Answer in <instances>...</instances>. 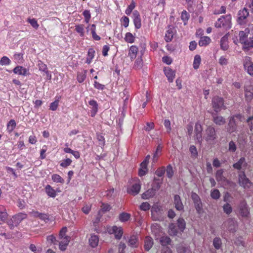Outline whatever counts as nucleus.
<instances>
[{
  "label": "nucleus",
  "instance_id": "f257e3e1",
  "mask_svg": "<svg viewBox=\"0 0 253 253\" xmlns=\"http://www.w3.org/2000/svg\"><path fill=\"white\" fill-rule=\"evenodd\" d=\"M67 231V228L63 227L59 234V248L62 251L66 250L70 240V237L66 235Z\"/></svg>",
  "mask_w": 253,
  "mask_h": 253
},
{
  "label": "nucleus",
  "instance_id": "f03ea898",
  "mask_svg": "<svg viewBox=\"0 0 253 253\" xmlns=\"http://www.w3.org/2000/svg\"><path fill=\"white\" fill-rule=\"evenodd\" d=\"M215 27L216 28H223L225 29H230L231 27V15L222 16L215 23Z\"/></svg>",
  "mask_w": 253,
  "mask_h": 253
},
{
  "label": "nucleus",
  "instance_id": "7ed1b4c3",
  "mask_svg": "<svg viewBox=\"0 0 253 253\" xmlns=\"http://www.w3.org/2000/svg\"><path fill=\"white\" fill-rule=\"evenodd\" d=\"M27 217V215L23 213H19L13 215L12 218L7 220V224L10 229L17 226L19 223Z\"/></svg>",
  "mask_w": 253,
  "mask_h": 253
},
{
  "label": "nucleus",
  "instance_id": "20e7f679",
  "mask_svg": "<svg viewBox=\"0 0 253 253\" xmlns=\"http://www.w3.org/2000/svg\"><path fill=\"white\" fill-rule=\"evenodd\" d=\"M212 107L216 113L220 112L222 109H225L226 106L224 105L223 98L216 96L212 99Z\"/></svg>",
  "mask_w": 253,
  "mask_h": 253
},
{
  "label": "nucleus",
  "instance_id": "39448f33",
  "mask_svg": "<svg viewBox=\"0 0 253 253\" xmlns=\"http://www.w3.org/2000/svg\"><path fill=\"white\" fill-rule=\"evenodd\" d=\"M133 181V183L127 188V191L128 193L134 196L139 193L141 189V183L138 178H134Z\"/></svg>",
  "mask_w": 253,
  "mask_h": 253
},
{
  "label": "nucleus",
  "instance_id": "423d86ee",
  "mask_svg": "<svg viewBox=\"0 0 253 253\" xmlns=\"http://www.w3.org/2000/svg\"><path fill=\"white\" fill-rule=\"evenodd\" d=\"M217 137L215 129L212 126H208L205 130L204 139L208 142L214 141Z\"/></svg>",
  "mask_w": 253,
  "mask_h": 253
},
{
  "label": "nucleus",
  "instance_id": "0eeeda50",
  "mask_svg": "<svg viewBox=\"0 0 253 253\" xmlns=\"http://www.w3.org/2000/svg\"><path fill=\"white\" fill-rule=\"evenodd\" d=\"M223 228H226L229 232L234 233L237 228V223L235 219L228 218L222 225Z\"/></svg>",
  "mask_w": 253,
  "mask_h": 253
},
{
  "label": "nucleus",
  "instance_id": "6e6552de",
  "mask_svg": "<svg viewBox=\"0 0 253 253\" xmlns=\"http://www.w3.org/2000/svg\"><path fill=\"white\" fill-rule=\"evenodd\" d=\"M107 232L110 234H114L116 239L119 240L122 238L123 234V228L121 227H118L117 226L109 227L107 228Z\"/></svg>",
  "mask_w": 253,
  "mask_h": 253
},
{
  "label": "nucleus",
  "instance_id": "1a4fd4ad",
  "mask_svg": "<svg viewBox=\"0 0 253 253\" xmlns=\"http://www.w3.org/2000/svg\"><path fill=\"white\" fill-rule=\"evenodd\" d=\"M239 181L240 185L245 188H249L251 187L252 183L246 177L244 172L239 175Z\"/></svg>",
  "mask_w": 253,
  "mask_h": 253
},
{
  "label": "nucleus",
  "instance_id": "9d476101",
  "mask_svg": "<svg viewBox=\"0 0 253 253\" xmlns=\"http://www.w3.org/2000/svg\"><path fill=\"white\" fill-rule=\"evenodd\" d=\"M203 128L202 127L199 123H197L195 124V129H194V137L195 139L197 140V141L201 144L202 142V131Z\"/></svg>",
  "mask_w": 253,
  "mask_h": 253
},
{
  "label": "nucleus",
  "instance_id": "9b49d317",
  "mask_svg": "<svg viewBox=\"0 0 253 253\" xmlns=\"http://www.w3.org/2000/svg\"><path fill=\"white\" fill-rule=\"evenodd\" d=\"M237 118L238 119H241L242 116L241 114H237L235 116L230 117L228 131L230 132H233L236 130V123L235 121V118Z\"/></svg>",
  "mask_w": 253,
  "mask_h": 253
},
{
  "label": "nucleus",
  "instance_id": "f8f14e48",
  "mask_svg": "<svg viewBox=\"0 0 253 253\" xmlns=\"http://www.w3.org/2000/svg\"><path fill=\"white\" fill-rule=\"evenodd\" d=\"M249 13L246 8L240 10L238 13V21L239 24L242 25L244 23V20L249 16Z\"/></svg>",
  "mask_w": 253,
  "mask_h": 253
},
{
  "label": "nucleus",
  "instance_id": "ddd939ff",
  "mask_svg": "<svg viewBox=\"0 0 253 253\" xmlns=\"http://www.w3.org/2000/svg\"><path fill=\"white\" fill-rule=\"evenodd\" d=\"M133 23L136 29H140L141 27V20L139 12L133 11L132 13Z\"/></svg>",
  "mask_w": 253,
  "mask_h": 253
},
{
  "label": "nucleus",
  "instance_id": "4468645a",
  "mask_svg": "<svg viewBox=\"0 0 253 253\" xmlns=\"http://www.w3.org/2000/svg\"><path fill=\"white\" fill-rule=\"evenodd\" d=\"M151 231L152 234L155 236L156 240L159 239V237L163 235L161 228L157 223L152 224L151 226Z\"/></svg>",
  "mask_w": 253,
  "mask_h": 253
},
{
  "label": "nucleus",
  "instance_id": "2eb2a0df",
  "mask_svg": "<svg viewBox=\"0 0 253 253\" xmlns=\"http://www.w3.org/2000/svg\"><path fill=\"white\" fill-rule=\"evenodd\" d=\"M244 66L245 69L247 70L248 73L253 76V64L250 57H246L244 62Z\"/></svg>",
  "mask_w": 253,
  "mask_h": 253
},
{
  "label": "nucleus",
  "instance_id": "dca6fc26",
  "mask_svg": "<svg viewBox=\"0 0 253 253\" xmlns=\"http://www.w3.org/2000/svg\"><path fill=\"white\" fill-rule=\"evenodd\" d=\"M13 72L15 74L25 76L28 74L29 70L22 66H17L13 69Z\"/></svg>",
  "mask_w": 253,
  "mask_h": 253
},
{
  "label": "nucleus",
  "instance_id": "f3484780",
  "mask_svg": "<svg viewBox=\"0 0 253 253\" xmlns=\"http://www.w3.org/2000/svg\"><path fill=\"white\" fill-rule=\"evenodd\" d=\"M240 212L242 216L246 217L248 215L249 212L247 204L245 201L240 203L239 206Z\"/></svg>",
  "mask_w": 253,
  "mask_h": 253
},
{
  "label": "nucleus",
  "instance_id": "a211bd4d",
  "mask_svg": "<svg viewBox=\"0 0 253 253\" xmlns=\"http://www.w3.org/2000/svg\"><path fill=\"white\" fill-rule=\"evenodd\" d=\"M8 216L6 209L2 205H0V224H2L5 222Z\"/></svg>",
  "mask_w": 253,
  "mask_h": 253
},
{
  "label": "nucleus",
  "instance_id": "6ab92c4d",
  "mask_svg": "<svg viewBox=\"0 0 253 253\" xmlns=\"http://www.w3.org/2000/svg\"><path fill=\"white\" fill-rule=\"evenodd\" d=\"M174 204L175 208L177 211H181L183 210L184 206L179 195H175L174 196Z\"/></svg>",
  "mask_w": 253,
  "mask_h": 253
},
{
  "label": "nucleus",
  "instance_id": "aec40b11",
  "mask_svg": "<svg viewBox=\"0 0 253 253\" xmlns=\"http://www.w3.org/2000/svg\"><path fill=\"white\" fill-rule=\"evenodd\" d=\"M164 72L168 81L169 82H172L175 77V72L169 67L165 68Z\"/></svg>",
  "mask_w": 253,
  "mask_h": 253
},
{
  "label": "nucleus",
  "instance_id": "412c9836",
  "mask_svg": "<svg viewBox=\"0 0 253 253\" xmlns=\"http://www.w3.org/2000/svg\"><path fill=\"white\" fill-rule=\"evenodd\" d=\"M247 165V164L246 162L245 158L244 157H241L237 163L233 164V167L234 169L240 170L242 167H246Z\"/></svg>",
  "mask_w": 253,
  "mask_h": 253
},
{
  "label": "nucleus",
  "instance_id": "4be33fe9",
  "mask_svg": "<svg viewBox=\"0 0 253 253\" xmlns=\"http://www.w3.org/2000/svg\"><path fill=\"white\" fill-rule=\"evenodd\" d=\"M156 193V189L153 187L142 194V198L145 200L153 197Z\"/></svg>",
  "mask_w": 253,
  "mask_h": 253
},
{
  "label": "nucleus",
  "instance_id": "5701e85b",
  "mask_svg": "<svg viewBox=\"0 0 253 253\" xmlns=\"http://www.w3.org/2000/svg\"><path fill=\"white\" fill-rule=\"evenodd\" d=\"M99 242V237L97 235L91 234L89 239V245L92 248H95L97 246Z\"/></svg>",
  "mask_w": 253,
  "mask_h": 253
},
{
  "label": "nucleus",
  "instance_id": "b1692460",
  "mask_svg": "<svg viewBox=\"0 0 253 253\" xmlns=\"http://www.w3.org/2000/svg\"><path fill=\"white\" fill-rule=\"evenodd\" d=\"M91 107V115L92 117L95 116L98 111V104L97 102L94 100H90L88 102Z\"/></svg>",
  "mask_w": 253,
  "mask_h": 253
},
{
  "label": "nucleus",
  "instance_id": "393cba45",
  "mask_svg": "<svg viewBox=\"0 0 253 253\" xmlns=\"http://www.w3.org/2000/svg\"><path fill=\"white\" fill-rule=\"evenodd\" d=\"M223 171L222 169H219L217 170L215 173L216 180L221 183H223L226 181V178L223 175Z\"/></svg>",
  "mask_w": 253,
  "mask_h": 253
},
{
  "label": "nucleus",
  "instance_id": "a878e982",
  "mask_svg": "<svg viewBox=\"0 0 253 253\" xmlns=\"http://www.w3.org/2000/svg\"><path fill=\"white\" fill-rule=\"evenodd\" d=\"M128 245L132 248H137L138 246V239L136 235H132L128 240Z\"/></svg>",
  "mask_w": 253,
  "mask_h": 253
},
{
  "label": "nucleus",
  "instance_id": "bb28decb",
  "mask_svg": "<svg viewBox=\"0 0 253 253\" xmlns=\"http://www.w3.org/2000/svg\"><path fill=\"white\" fill-rule=\"evenodd\" d=\"M138 47L135 45H132L130 47L128 52V56L131 60L135 58L138 52Z\"/></svg>",
  "mask_w": 253,
  "mask_h": 253
},
{
  "label": "nucleus",
  "instance_id": "cd10ccee",
  "mask_svg": "<svg viewBox=\"0 0 253 253\" xmlns=\"http://www.w3.org/2000/svg\"><path fill=\"white\" fill-rule=\"evenodd\" d=\"M213 122L217 125L221 126L225 123V120L223 117L218 115L213 116Z\"/></svg>",
  "mask_w": 253,
  "mask_h": 253
},
{
  "label": "nucleus",
  "instance_id": "c85d7f7f",
  "mask_svg": "<svg viewBox=\"0 0 253 253\" xmlns=\"http://www.w3.org/2000/svg\"><path fill=\"white\" fill-rule=\"evenodd\" d=\"M153 245V239L147 236L145 238V242H144V248L146 251H149L152 247Z\"/></svg>",
  "mask_w": 253,
  "mask_h": 253
},
{
  "label": "nucleus",
  "instance_id": "c756f323",
  "mask_svg": "<svg viewBox=\"0 0 253 253\" xmlns=\"http://www.w3.org/2000/svg\"><path fill=\"white\" fill-rule=\"evenodd\" d=\"M86 73L87 71L84 70L78 72L77 79L79 83H82L85 80Z\"/></svg>",
  "mask_w": 253,
  "mask_h": 253
},
{
  "label": "nucleus",
  "instance_id": "7c9ffc66",
  "mask_svg": "<svg viewBox=\"0 0 253 253\" xmlns=\"http://www.w3.org/2000/svg\"><path fill=\"white\" fill-rule=\"evenodd\" d=\"M211 42V39L208 36H204L201 38L199 41V45L204 46L208 45Z\"/></svg>",
  "mask_w": 253,
  "mask_h": 253
},
{
  "label": "nucleus",
  "instance_id": "2f4dec72",
  "mask_svg": "<svg viewBox=\"0 0 253 253\" xmlns=\"http://www.w3.org/2000/svg\"><path fill=\"white\" fill-rule=\"evenodd\" d=\"M45 190L46 194L49 197L54 198L56 196V192L55 190L53 189L50 185H46L45 188Z\"/></svg>",
  "mask_w": 253,
  "mask_h": 253
},
{
  "label": "nucleus",
  "instance_id": "473e14b6",
  "mask_svg": "<svg viewBox=\"0 0 253 253\" xmlns=\"http://www.w3.org/2000/svg\"><path fill=\"white\" fill-rule=\"evenodd\" d=\"M160 242L163 246H166L169 245L171 242L170 239L167 236H163L159 237Z\"/></svg>",
  "mask_w": 253,
  "mask_h": 253
},
{
  "label": "nucleus",
  "instance_id": "72a5a7b5",
  "mask_svg": "<svg viewBox=\"0 0 253 253\" xmlns=\"http://www.w3.org/2000/svg\"><path fill=\"white\" fill-rule=\"evenodd\" d=\"M95 51L93 48H89L87 52L86 63L90 64L94 57Z\"/></svg>",
  "mask_w": 253,
  "mask_h": 253
},
{
  "label": "nucleus",
  "instance_id": "f704fd0d",
  "mask_svg": "<svg viewBox=\"0 0 253 253\" xmlns=\"http://www.w3.org/2000/svg\"><path fill=\"white\" fill-rule=\"evenodd\" d=\"M174 32L172 29H168L165 34V40L167 42H170L173 37Z\"/></svg>",
  "mask_w": 253,
  "mask_h": 253
},
{
  "label": "nucleus",
  "instance_id": "c9c22d12",
  "mask_svg": "<svg viewBox=\"0 0 253 253\" xmlns=\"http://www.w3.org/2000/svg\"><path fill=\"white\" fill-rule=\"evenodd\" d=\"M245 96L247 100H251L253 95V88L252 86L246 87L245 89Z\"/></svg>",
  "mask_w": 253,
  "mask_h": 253
},
{
  "label": "nucleus",
  "instance_id": "e433bc0d",
  "mask_svg": "<svg viewBox=\"0 0 253 253\" xmlns=\"http://www.w3.org/2000/svg\"><path fill=\"white\" fill-rule=\"evenodd\" d=\"M135 37L130 32H127L125 35V40L126 42L132 43L135 41Z\"/></svg>",
  "mask_w": 253,
  "mask_h": 253
},
{
  "label": "nucleus",
  "instance_id": "4c0bfd02",
  "mask_svg": "<svg viewBox=\"0 0 253 253\" xmlns=\"http://www.w3.org/2000/svg\"><path fill=\"white\" fill-rule=\"evenodd\" d=\"M201 58L200 55H196L194 57V61H193V68L195 69H197L199 68V66L201 64Z\"/></svg>",
  "mask_w": 253,
  "mask_h": 253
},
{
  "label": "nucleus",
  "instance_id": "58836bf2",
  "mask_svg": "<svg viewBox=\"0 0 253 253\" xmlns=\"http://www.w3.org/2000/svg\"><path fill=\"white\" fill-rule=\"evenodd\" d=\"M148 171L147 165H143L142 163L140 164V168L139 169L138 175L140 176H143L145 175Z\"/></svg>",
  "mask_w": 253,
  "mask_h": 253
},
{
  "label": "nucleus",
  "instance_id": "ea45409f",
  "mask_svg": "<svg viewBox=\"0 0 253 253\" xmlns=\"http://www.w3.org/2000/svg\"><path fill=\"white\" fill-rule=\"evenodd\" d=\"M92 38L95 41H99L100 37L96 33V26L95 24H92L90 28Z\"/></svg>",
  "mask_w": 253,
  "mask_h": 253
},
{
  "label": "nucleus",
  "instance_id": "a19ab883",
  "mask_svg": "<svg viewBox=\"0 0 253 253\" xmlns=\"http://www.w3.org/2000/svg\"><path fill=\"white\" fill-rule=\"evenodd\" d=\"M130 217V214L126 212H122L120 214L119 218L121 222H126L128 221Z\"/></svg>",
  "mask_w": 253,
  "mask_h": 253
},
{
  "label": "nucleus",
  "instance_id": "79ce46f5",
  "mask_svg": "<svg viewBox=\"0 0 253 253\" xmlns=\"http://www.w3.org/2000/svg\"><path fill=\"white\" fill-rule=\"evenodd\" d=\"M189 17L190 15L186 10H183L181 12V19L184 22V25H186L187 24V21H188Z\"/></svg>",
  "mask_w": 253,
  "mask_h": 253
},
{
  "label": "nucleus",
  "instance_id": "37998d69",
  "mask_svg": "<svg viewBox=\"0 0 253 253\" xmlns=\"http://www.w3.org/2000/svg\"><path fill=\"white\" fill-rule=\"evenodd\" d=\"M248 33L245 30L244 31H240L239 33V40L242 43H244L247 40V38Z\"/></svg>",
  "mask_w": 253,
  "mask_h": 253
},
{
  "label": "nucleus",
  "instance_id": "c03bdc74",
  "mask_svg": "<svg viewBox=\"0 0 253 253\" xmlns=\"http://www.w3.org/2000/svg\"><path fill=\"white\" fill-rule=\"evenodd\" d=\"M189 152L191 154V158L195 159L198 156V151L194 145H191L189 147Z\"/></svg>",
  "mask_w": 253,
  "mask_h": 253
},
{
  "label": "nucleus",
  "instance_id": "a18cd8bd",
  "mask_svg": "<svg viewBox=\"0 0 253 253\" xmlns=\"http://www.w3.org/2000/svg\"><path fill=\"white\" fill-rule=\"evenodd\" d=\"M220 46L224 50H227L228 47L227 43V38L225 36L222 37L220 40Z\"/></svg>",
  "mask_w": 253,
  "mask_h": 253
},
{
  "label": "nucleus",
  "instance_id": "49530a36",
  "mask_svg": "<svg viewBox=\"0 0 253 253\" xmlns=\"http://www.w3.org/2000/svg\"><path fill=\"white\" fill-rule=\"evenodd\" d=\"M52 180L56 183H63L64 180L59 175L57 174H53L51 176Z\"/></svg>",
  "mask_w": 253,
  "mask_h": 253
},
{
  "label": "nucleus",
  "instance_id": "de8ad7c7",
  "mask_svg": "<svg viewBox=\"0 0 253 253\" xmlns=\"http://www.w3.org/2000/svg\"><path fill=\"white\" fill-rule=\"evenodd\" d=\"M75 30L79 33L81 37L84 36V25L79 24L75 26Z\"/></svg>",
  "mask_w": 253,
  "mask_h": 253
},
{
  "label": "nucleus",
  "instance_id": "09e8293b",
  "mask_svg": "<svg viewBox=\"0 0 253 253\" xmlns=\"http://www.w3.org/2000/svg\"><path fill=\"white\" fill-rule=\"evenodd\" d=\"M37 65L39 70L41 72L44 73L48 70L46 65L41 60L38 61Z\"/></svg>",
  "mask_w": 253,
  "mask_h": 253
},
{
  "label": "nucleus",
  "instance_id": "8fccbe9b",
  "mask_svg": "<svg viewBox=\"0 0 253 253\" xmlns=\"http://www.w3.org/2000/svg\"><path fill=\"white\" fill-rule=\"evenodd\" d=\"M211 196L213 199L217 200L220 197V193L218 190L213 189L211 191Z\"/></svg>",
  "mask_w": 253,
  "mask_h": 253
},
{
  "label": "nucleus",
  "instance_id": "3c124183",
  "mask_svg": "<svg viewBox=\"0 0 253 253\" xmlns=\"http://www.w3.org/2000/svg\"><path fill=\"white\" fill-rule=\"evenodd\" d=\"M169 233L170 235H175L177 233L176 226L171 223L169 226Z\"/></svg>",
  "mask_w": 253,
  "mask_h": 253
},
{
  "label": "nucleus",
  "instance_id": "603ef678",
  "mask_svg": "<svg viewBox=\"0 0 253 253\" xmlns=\"http://www.w3.org/2000/svg\"><path fill=\"white\" fill-rule=\"evenodd\" d=\"M221 244V240L220 238L216 237L213 239V245L216 249H219Z\"/></svg>",
  "mask_w": 253,
  "mask_h": 253
},
{
  "label": "nucleus",
  "instance_id": "864d4df0",
  "mask_svg": "<svg viewBox=\"0 0 253 253\" xmlns=\"http://www.w3.org/2000/svg\"><path fill=\"white\" fill-rule=\"evenodd\" d=\"M16 122L14 120H11L9 121L7 125V128L9 131H12L16 126Z\"/></svg>",
  "mask_w": 253,
  "mask_h": 253
},
{
  "label": "nucleus",
  "instance_id": "5fc2aeb1",
  "mask_svg": "<svg viewBox=\"0 0 253 253\" xmlns=\"http://www.w3.org/2000/svg\"><path fill=\"white\" fill-rule=\"evenodd\" d=\"M178 227L181 231H183L185 228V222L183 218H179L177 220Z\"/></svg>",
  "mask_w": 253,
  "mask_h": 253
},
{
  "label": "nucleus",
  "instance_id": "6e6d98bb",
  "mask_svg": "<svg viewBox=\"0 0 253 253\" xmlns=\"http://www.w3.org/2000/svg\"><path fill=\"white\" fill-rule=\"evenodd\" d=\"M135 3L133 1H132L131 3L128 6L127 8L126 9L125 11L126 14L127 15H129L132 12L133 9L135 8Z\"/></svg>",
  "mask_w": 253,
  "mask_h": 253
},
{
  "label": "nucleus",
  "instance_id": "4d7b16f0",
  "mask_svg": "<svg viewBox=\"0 0 253 253\" xmlns=\"http://www.w3.org/2000/svg\"><path fill=\"white\" fill-rule=\"evenodd\" d=\"M223 209L224 212L226 213L227 214H230L232 211V208L231 206V205L228 203H226V204L223 205Z\"/></svg>",
  "mask_w": 253,
  "mask_h": 253
},
{
  "label": "nucleus",
  "instance_id": "13d9d810",
  "mask_svg": "<svg viewBox=\"0 0 253 253\" xmlns=\"http://www.w3.org/2000/svg\"><path fill=\"white\" fill-rule=\"evenodd\" d=\"M23 54L21 53H15L13 55L14 60L18 63H21L23 60Z\"/></svg>",
  "mask_w": 253,
  "mask_h": 253
},
{
  "label": "nucleus",
  "instance_id": "bf43d9fd",
  "mask_svg": "<svg viewBox=\"0 0 253 253\" xmlns=\"http://www.w3.org/2000/svg\"><path fill=\"white\" fill-rule=\"evenodd\" d=\"M244 47L246 48H249L253 47V37L247 40L244 43Z\"/></svg>",
  "mask_w": 253,
  "mask_h": 253
},
{
  "label": "nucleus",
  "instance_id": "052dcab7",
  "mask_svg": "<svg viewBox=\"0 0 253 253\" xmlns=\"http://www.w3.org/2000/svg\"><path fill=\"white\" fill-rule=\"evenodd\" d=\"M167 175L169 178H171L173 175L172 168L170 165H169L166 169Z\"/></svg>",
  "mask_w": 253,
  "mask_h": 253
},
{
  "label": "nucleus",
  "instance_id": "680f3d73",
  "mask_svg": "<svg viewBox=\"0 0 253 253\" xmlns=\"http://www.w3.org/2000/svg\"><path fill=\"white\" fill-rule=\"evenodd\" d=\"M177 250L178 253H191V251L188 247L179 246Z\"/></svg>",
  "mask_w": 253,
  "mask_h": 253
},
{
  "label": "nucleus",
  "instance_id": "e2e57ef3",
  "mask_svg": "<svg viewBox=\"0 0 253 253\" xmlns=\"http://www.w3.org/2000/svg\"><path fill=\"white\" fill-rule=\"evenodd\" d=\"M11 61L7 56H3L0 60L1 65H8L10 64Z\"/></svg>",
  "mask_w": 253,
  "mask_h": 253
},
{
  "label": "nucleus",
  "instance_id": "0e129e2a",
  "mask_svg": "<svg viewBox=\"0 0 253 253\" xmlns=\"http://www.w3.org/2000/svg\"><path fill=\"white\" fill-rule=\"evenodd\" d=\"M83 14L84 17L85 22L88 23L91 18L90 11L88 10H85L83 12Z\"/></svg>",
  "mask_w": 253,
  "mask_h": 253
},
{
  "label": "nucleus",
  "instance_id": "69168bd1",
  "mask_svg": "<svg viewBox=\"0 0 253 253\" xmlns=\"http://www.w3.org/2000/svg\"><path fill=\"white\" fill-rule=\"evenodd\" d=\"M150 207V205L148 202H143L140 206V210L144 211H148Z\"/></svg>",
  "mask_w": 253,
  "mask_h": 253
},
{
  "label": "nucleus",
  "instance_id": "338daca9",
  "mask_svg": "<svg viewBox=\"0 0 253 253\" xmlns=\"http://www.w3.org/2000/svg\"><path fill=\"white\" fill-rule=\"evenodd\" d=\"M237 149V146L234 142L231 141L229 143L228 150L230 152H235Z\"/></svg>",
  "mask_w": 253,
  "mask_h": 253
},
{
  "label": "nucleus",
  "instance_id": "774afa93",
  "mask_svg": "<svg viewBox=\"0 0 253 253\" xmlns=\"http://www.w3.org/2000/svg\"><path fill=\"white\" fill-rule=\"evenodd\" d=\"M166 172V169L164 167H162L157 169L156 171V174L159 177L162 176Z\"/></svg>",
  "mask_w": 253,
  "mask_h": 253
}]
</instances>
